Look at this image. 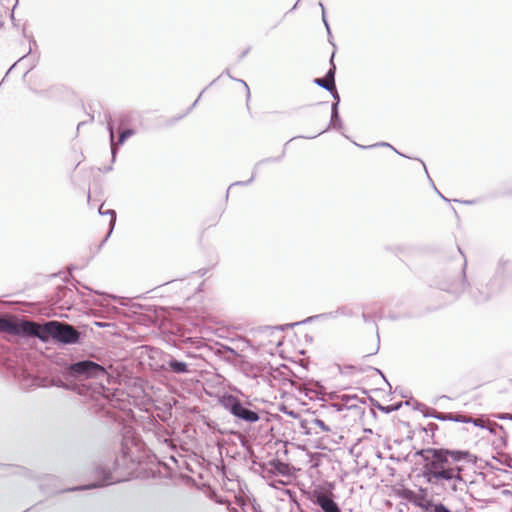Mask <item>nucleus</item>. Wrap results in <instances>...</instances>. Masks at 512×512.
<instances>
[{"mask_svg": "<svg viewBox=\"0 0 512 512\" xmlns=\"http://www.w3.org/2000/svg\"><path fill=\"white\" fill-rule=\"evenodd\" d=\"M140 450V444L131 437H124L119 455L115 459L114 470L126 471L134 467L137 462V452Z\"/></svg>", "mask_w": 512, "mask_h": 512, "instance_id": "7ed1b4c3", "label": "nucleus"}, {"mask_svg": "<svg viewBox=\"0 0 512 512\" xmlns=\"http://www.w3.org/2000/svg\"><path fill=\"white\" fill-rule=\"evenodd\" d=\"M238 402L239 399L232 395L223 396L221 399L222 406L232 414L235 411Z\"/></svg>", "mask_w": 512, "mask_h": 512, "instance_id": "9d476101", "label": "nucleus"}, {"mask_svg": "<svg viewBox=\"0 0 512 512\" xmlns=\"http://www.w3.org/2000/svg\"><path fill=\"white\" fill-rule=\"evenodd\" d=\"M14 6L15 0H0V27L3 24V19L8 16Z\"/></svg>", "mask_w": 512, "mask_h": 512, "instance_id": "1a4fd4ad", "label": "nucleus"}, {"mask_svg": "<svg viewBox=\"0 0 512 512\" xmlns=\"http://www.w3.org/2000/svg\"><path fill=\"white\" fill-rule=\"evenodd\" d=\"M233 415L247 422H256L259 420V415L256 412L245 408L240 401L236 405Z\"/></svg>", "mask_w": 512, "mask_h": 512, "instance_id": "423d86ee", "label": "nucleus"}, {"mask_svg": "<svg viewBox=\"0 0 512 512\" xmlns=\"http://www.w3.org/2000/svg\"><path fill=\"white\" fill-rule=\"evenodd\" d=\"M170 369L175 373H186L188 372L187 364L177 360L169 361Z\"/></svg>", "mask_w": 512, "mask_h": 512, "instance_id": "f8f14e48", "label": "nucleus"}, {"mask_svg": "<svg viewBox=\"0 0 512 512\" xmlns=\"http://www.w3.org/2000/svg\"><path fill=\"white\" fill-rule=\"evenodd\" d=\"M334 69L331 68L324 78L315 79V83L329 91L335 90Z\"/></svg>", "mask_w": 512, "mask_h": 512, "instance_id": "6e6552de", "label": "nucleus"}, {"mask_svg": "<svg viewBox=\"0 0 512 512\" xmlns=\"http://www.w3.org/2000/svg\"><path fill=\"white\" fill-rule=\"evenodd\" d=\"M313 424L315 427L319 428L323 432H330L331 428L325 424V422L321 419H314Z\"/></svg>", "mask_w": 512, "mask_h": 512, "instance_id": "2eb2a0df", "label": "nucleus"}, {"mask_svg": "<svg viewBox=\"0 0 512 512\" xmlns=\"http://www.w3.org/2000/svg\"><path fill=\"white\" fill-rule=\"evenodd\" d=\"M509 194L512 196V189L509 191Z\"/></svg>", "mask_w": 512, "mask_h": 512, "instance_id": "a211bd4d", "label": "nucleus"}, {"mask_svg": "<svg viewBox=\"0 0 512 512\" xmlns=\"http://www.w3.org/2000/svg\"><path fill=\"white\" fill-rule=\"evenodd\" d=\"M36 322L17 321L13 318H0V331L12 335H35Z\"/></svg>", "mask_w": 512, "mask_h": 512, "instance_id": "20e7f679", "label": "nucleus"}, {"mask_svg": "<svg viewBox=\"0 0 512 512\" xmlns=\"http://www.w3.org/2000/svg\"><path fill=\"white\" fill-rule=\"evenodd\" d=\"M452 419L457 422H473L476 426L484 427V421L480 418L472 419L471 417L458 414L455 415Z\"/></svg>", "mask_w": 512, "mask_h": 512, "instance_id": "ddd939ff", "label": "nucleus"}, {"mask_svg": "<svg viewBox=\"0 0 512 512\" xmlns=\"http://www.w3.org/2000/svg\"><path fill=\"white\" fill-rule=\"evenodd\" d=\"M348 369H356V368L354 366H346V365H344V366L341 367V373H343V374L347 373Z\"/></svg>", "mask_w": 512, "mask_h": 512, "instance_id": "f3484780", "label": "nucleus"}, {"mask_svg": "<svg viewBox=\"0 0 512 512\" xmlns=\"http://www.w3.org/2000/svg\"><path fill=\"white\" fill-rule=\"evenodd\" d=\"M324 512H339L340 509L333 499L323 493L316 495V501Z\"/></svg>", "mask_w": 512, "mask_h": 512, "instance_id": "0eeeda50", "label": "nucleus"}, {"mask_svg": "<svg viewBox=\"0 0 512 512\" xmlns=\"http://www.w3.org/2000/svg\"><path fill=\"white\" fill-rule=\"evenodd\" d=\"M34 336L42 341H47L52 337L64 344H74L78 342L80 333L69 324L50 321L45 324L36 323Z\"/></svg>", "mask_w": 512, "mask_h": 512, "instance_id": "f03ea898", "label": "nucleus"}, {"mask_svg": "<svg viewBox=\"0 0 512 512\" xmlns=\"http://www.w3.org/2000/svg\"><path fill=\"white\" fill-rule=\"evenodd\" d=\"M133 134V130H124L119 136V143L122 144L128 137H130Z\"/></svg>", "mask_w": 512, "mask_h": 512, "instance_id": "dca6fc26", "label": "nucleus"}, {"mask_svg": "<svg viewBox=\"0 0 512 512\" xmlns=\"http://www.w3.org/2000/svg\"><path fill=\"white\" fill-rule=\"evenodd\" d=\"M234 86L236 90L242 92L247 98L249 97L250 91L248 85L243 81H235Z\"/></svg>", "mask_w": 512, "mask_h": 512, "instance_id": "4468645a", "label": "nucleus"}, {"mask_svg": "<svg viewBox=\"0 0 512 512\" xmlns=\"http://www.w3.org/2000/svg\"><path fill=\"white\" fill-rule=\"evenodd\" d=\"M377 351H378V344L376 342H373L371 347H369L368 349H365L364 347L360 346L358 348L357 354H358L359 358H366V357L376 354Z\"/></svg>", "mask_w": 512, "mask_h": 512, "instance_id": "9b49d317", "label": "nucleus"}, {"mask_svg": "<svg viewBox=\"0 0 512 512\" xmlns=\"http://www.w3.org/2000/svg\"><path fill=\"white\" fill-rule=\"evenodd\" d=\"M71 371L75 374H86L87 376H97L98 374H105V369L92 361H81L71 366Z\"/></svg>", "mask_w": 512, "mask_h": 512, "instance_id": "39448f33", "label": "nucleus"}, {"mask_svg": "<svg viewBox=\"0 0 512 512\" xmlns=\"http://www.w3.org/2000/svg\"><path fill=\"white\" fill-rule=\"evenodd\" d=\"M339 512H341V511H339Z\"/></svg>", "mask_w": 512, "mask_h": 512, "instance_id": "6ab92c4d", "label": "nucleus"}, {"mask_svg": "<svg viewBox=\"0 0 512 512\" xmlns=\"http://www.w3.org/2000/svg\"><path fill=\"white\" fill-rule=\"evenodd\" d=\"M467 456V452L461 451L425 450L423 451L424 475L429 482L460 478L461 467L457 463Z\"/></svg>", "mask_w": 512, "mask_h": 512, "instance_id": "f257e3e1", "label": "nucleus"}]
</instances>
